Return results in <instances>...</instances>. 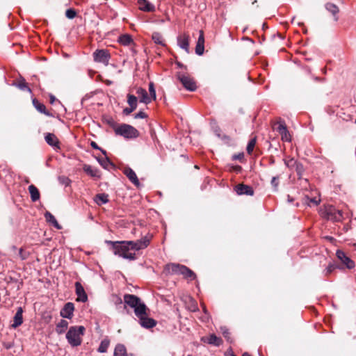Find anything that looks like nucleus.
<instances>
[{
  "label": "nucleus",
  "instance_id": "f257e3e1",
  "mask_svg": "<svg viewBox=\"0 0 356 356\" xmlns=\"http://www.w3.org/2000/svg\"><path fill=\"white\" fill-rule=\"evenodd\" d=\"M125 305L134 309L135 315L139 318L140 324L145 328H152L156 325V321L147 316V308L145 303L135 295L126 294L124 296Z\"/></svg>",
  "mask_w": 356,
  "mask_h": 356
},
{
  "label": "nucleus",
  "instance_id": "f03ea898",
  "mask_svg": "<svg viewBox=\"0 0 356 356\" xmlns=\"http://www.w3.org/2000/svg\"><path fill=\"white\" fill-rule=\"evenodd\" d=\"M106 243L112 246L114 254L131 261L136 259V253L133 252L129 241H107Z\"/></svg>",
  "mask_w": 356,
  "mask_h": 356
},
{
  "label": "nucleus",
  "instance_id": "7ed1b4c3",
  "mask_svg": "<svg viewBox=\"0 0 356 356\" xmlns=\"http://www.w3.org/2000/svg\"><path fill=\"white\" fill-rule=\"evenodd\" d=\"M165 270L169 274L182 275L191 280H195V274L185 266L177 264H170L165 266Z\"/></svg>",
  "mask_w": 356,
  "mask_h": 356
},
{
  "label": "nucleus",
  "instance_id": "20e7f679",
  "mask_svg": "<svg viewBox=\"0 0 356 356\" xmlns=\"http://www.w3.org/2000/svg\"><path fill=\"white\" fill-rule=\"evenodd\" d=\"M85 327L81 326H72L66 334L69 343L72 346H78L81 343V337L83 335Z\"/></svg>",
  "mask_w": 356,
  "mask_h": 356
},
{
  "label": "nucleus",
  "instance_id": "39448f33",
  "mask_svg": "<svg viewBox=\"0 0 356 356\" xmlns=\"http://www.w3.org/2000/svg\"><path fill=\"white\" fill-rule=\"evenodd\" d=\"M114 131L115 134L121 136L126 139L136 138L139 136L138 131L127 124H122L117 126L115 127Z\"/></svg>",
  "mask_w": 356,
  "mask_h": 356
},
{
  "label": "nucleus",
  "instance_id": "423d86ee",
  "mask_svg": "<svg viewBox=\"0 0 356 356\" xmlns=\"http://www.w3.org/2000/svg\"><path fill=\"white\" fill-rule=\"evenodd\" d=\"M136 93L140 102L145 104L150 103L156 99V91L152 82L149 83V92L142 88H139L136 90Z\"/></svg>",
  "mask_w": 356,
  "mask_h": 356
},
{
  "label": "nucleus",
  "instance_id": "0eeeda50",
  "mask_svg": "<svg viewBox=\"0 0 356 356\" xmlns=\"http://www.w3.org/2000/svg\"><path fill=\"white\" fill-rule=\"evenodd\" d=\"M177 78L186 90L190 91H195L196 90V83L189 74L178 72L177 74Z\"/></svg>",
  "mask_w": 356,
  "mask_h": 356
},
{
  "label": "nucleus",
  "instance_id": "6e6552de",
  "mask_svg": "<svg viewBox=\"0 0 356 356\" xmlns=\"http://www.w3.org/2000/svg\"><path fill=\"white\" fill-rule=\"evenodd\" d=\"M151 238V236H145L140 240L129 241L133 252H135L146 248L149 245Z\"/></svg>",
  "mask_w": 356,
  "mask_h": 356
},
{
  "label": "nucleus",
  "instance_id": "1a4fd4ad",
  "mask_svg": "<svg viewBox=\"0 0 356 356\" xmlns=\"http://www.w3.org/2000/svg\"><path fill=\"white\" fill-rule=\"evenodd\" d=\"M275 129L280 133L281 135V138L283 141L290 142L291 140V136L287 130L286 126L284 121L279 120L275 124Z\"/></svg>",
  "mask_w": 356,
  "mask_h": 356
},
{
  "label": "nucleus",
  "instance_id": "9d476101",
  "mask_svg": "<svg viewBox=\"0 0 356 356\" xmlns=\"http://www.w3.org/2000/svg\"><path fill=\"white\" fill-rule=\"evenodd\" d=\"M326 216L327 219L334 221H341L343 218L342 211L338 210L332 206L327 208Z\"/></svg>",
  "mask_w": 356,
  "mask_h": 356
},
{
  "label": "nucleus",
  "instance_id": "9b49d317",
  "mask_svg": "<svg viewBox=\"0 0 356 356\" xmlns=\"http://www.w3.org/2000/svg\"><path fill=\"white\" fill-rule=\"evenodd\" d=\"M93 57L95 61L108 65L110 58V54L107 50L99 49L96 50L93 53Z\"/></svg>",
  "mask_w": 356,
  "mask_h": 356
},
{
  "label": "nucleus",
  "instance_id": "f8f14e48",
  "mask_svg": "<svg viewBox=\"0 0 356 356\" xmlns=\"http://www.w3.org/2000/svg\"><path fill=\"white\" fill-rule=\"evenodd\" d=\"M338 259L346 266L348 269H352L355 267V262L350 259L346 254L341 250H338L336 252Z\"/></svg>",
  "mask_w": 356,
  "mask_h": 356
},
{
  "label": "nucleus",
  "instance_id": "ddd939ff",
  "mask_svg": "<svg viewBox=\"0 0 356 356\" xmlns=\"http://www.w3.org/2000/svg\"><path fill=\"white\" fill-rule=\"evenodd\" d=\"M74 310V305L72 302L66 303L60 310V314L62 317L72 318Z\"/></svg>",
  "mask_w": 356,
  "mask_h": 356
},
{
  "label": "nucleus",
  "instance_id": "4468645a",
  "mask_svg": "<svg viewBox=\"0 0 356 356\" xmlns=\"http://www.w3.org/2000/svg\"><path fill=\"white\" fill-rule=\"evenodd\" d=\"M76 293L77 295L76 301L84 302L87 301L88 296L85 292L83 286L78 282L75 283Z\"/></svg>",
  "mask_w": 356,
  "mask_h": 356
},
{
  "label": "nucleus",
  "instance_id": "2eb2a0df",
  "mask_svg": "<svg viewBox=\"0 0 356 356\" xmlns=\"http://www.w3.org/2000/svg\"><path fill=\"white\" fill-rule=\"evenodd\" d=\"M177 44L187 53L189 52V36L188 35L184 33L177 37Z\"/></svg>",
  "mask_w": 356,
  "mask_h": 356
},
{
  "label": "nucleus",
  "instance_id": "dca6fc26",
  "mask_svg": "<svg viewBox=\"0 0 356 356\" xmlns=\"http://www.w3.org/2000/svg\"><path fill=\"white\" fill-rule=\"evenodd\" d=\"M204 50V36L202 30L200 31V35L198 37L197 42L195 47V53L197 55H202Z\"/></svg>",
  "mask_w": 356,
  "mask_h": 356
},
{
  "label": "nucleus",
  "instance_id": "f3484780",
  "mask_svg": "<svg viewBox=\"0 0 356 356\" xmlns=\"http://www.w3.org/2000/svg\"><path fill=\"white\" fill-rule=\"evenodd\" d=\"M123 172L135 186L140 185L137 175L131 168L127 167L124 169Z\"/></svg>",
  "mask_w": 356,
  "mask_h": 356
},
{
  "label": "nucleus",
  "instance_id": "a211bd4d",
  "mask_svg": "<svg viewBox=\"0 0 356 356\" xmlns=\"http://www.w3.org/2000/svg\"><path fill=\"white\" fill-rule=\"evenodd\" d=\"M138 8L144 12H154L155 6L147 0H138Z\"/></svg>",
  "mask_w": 356,
  "mask_h": 356
},
{
  "label": "nucleus",
  "instance_id": "6ab92c4d",
  "mask_svg": "<svg viewBox=\"0 0 356 356\" xmlns=\"http://www.w3.org/2000/svg\"><path fill=\"white\" fill-rule=\"evenodd\" d=\"M235 191L238 195H252L254 194L253 189L250 186L244 184L237 185Z\"/></svg>",
  "mask_w": 356,
  "mask_h": 356
},
{
  "label": "nucleus",
  "instance_id": "aec40b11",
  "mask_svg": "<svg viewBox=\"0 0 356 356\" xmlns=\"http://www.w3.org/2000/svg\"><path fill=\"white\" fill-rule=\"evenodd\" d=\"M202 340L204 342L216 346H220L222 343V339L213 334H210L209 337L202 338Z\"/></svg>",
  "mask_w": 356,
  "mask_h": 356
},
{
  "label": "nucleus",
  "instance_id": "412c9836",
  "mask_svg": "<svg viewBox=\"0 0 356 356\" xmlns=\"http://www.w3.org/2000/svg\"><path fill=\"white\" fill-rule=\"evenodd\" d=\"M138 99V97L129 94L127 95V102L130 108H126L123 111H134L137 107Z\"/></svg>",
  "mask_w": 356,
  "mask_h": 356
},
{
  "label": "nucleus",
  "instance_id": "4be33fe9",
  "mask_svg": "<svg viewBox=\"0 0 356 356\" xmlns=\"http://www.w3.org/2000/svg\"><path fill=\"white\" fill-rule=\"evenodd\" d=\"M22 313L23 310L22 307H19L17 309V311L14 316L13 319V323L12 324V327L14 328L17 327L22 323H23V318H22Z\"/></svg>",
  "mask_w": 356,
  "mask_h": 356
},
{
  "label": "nucleus",
  "instance_id": "5701e85b",
  "mask_svg": "<svg viewBox=\"0 0 356 356\" xmlns=\"http://www.w3.org/2000/svg\"><path fill=\"white\" fill-rule=\"evenodd\" d=\"M84 172L87 173L88 175L91 176L94 178H99L100 175L99 171L96 169L92 167L90 165H84L83 168Z\"/></svg>",
  "mask_w": 356,
  "mask_h": 356
},
{
  "label": "nucleus",
  "instance_id": "b1692460",
  "mask_svg": "<svg viewBox=\"0 0 356 356\" xmlns=\"http://www.w3.org/2000/svg\"><path fill=\"white\" fill-rule=\"evenodd\" d=\"M118 42L124 46H130L134 44L131 36L129 34L121 35L118 38Z\"/></svg>",
  "mask_w": 356,
  "mask_h": 356
},
{
  "label": "nucleus",
  "instance_id": "393cba45",
  "mask_svg": "<svg viewBox=\"0 0 356 356\" xmlns=\"http://www.w3.org/2000/svg\"><path fill=\"white\" fill-rule=\"evenodd\" d=\"M45 141L52 147H58V140L54 134H47L45 136Z\"/></svg>",
  "mask_w": 356,
  "mask_h": 356
},
{
  "label": "nucleus",
  "instance_id": "a878e982",
  "mask_svg": "<svg viewBox=\"0 0 356 356\" xmlns=\"http://www.w3.org/2000/svg\"><path fill=\"white\" fill-rule=\"evenodd\" d=\"M29 191L33 202H36L40 199V192L34 185L31 184L29 186Z\"/></svg>",
  "mask_w": 356,
  "mask_h": 356
},
{
  "label": "nucleus",
  "instance_id": "bb28decb",
  "mask_svg": "<svg viewBox=\"0 0 356 356\" xmlns=\"http://www.w3.org/2000/svg\"><path fill=\"white\" fill-rule=\"evenodd\" d=\"M152 39L155 44L161 45L163 47L165 46V42L161 33L159 32H154L152 35Z\"/></svg>",
  "mask_w": 356,
  "mask_h": 356
},
{
  "label": "nucleus",
  "instance_id": "cd10ccee",
  "mask_svg": "<svg viewBox=\"0 0 356 356\" xmlns=\"http://www.w3.org/2000/svg\"><path fill=\"white\" fill-rule=\"evenodd\" d=\"M68 326V322L65 320H60L56 325V331L58 334H60L65 332Z\"/></svg>",
  "mask_w": 356,
  "mask_h": 356
},
{
  "label": "nucleus",
  "instance_id": "c85d7f7f",
  "mask_svg": "<svg viewBox=\"0 0 356 356\" xmlns=\"http://www.w3.org/2000/svg\"><path fill=\"white\" fill-rule=\"evenodd\" d=\"M114 356H128L126 348L122 344H118L114 350Z\"/></svg>",
  "mask_w": 356,
  "mask_h": 356
},
{
  "label": "nucleus",
  "instance_id": "c756f323",
  "mask_svg": "<svg viewBox=\"0 0 356 356\" xmlns=\"http://www.w3.org/2000/svg\"><path fill=\"white\" fill-rule=\"evenodd\" d=\"M325 8L327 9V11H329L330 13H331L334 16V20L335 21H337L338 19V17H336V15L339 13V9L338 8L337 6H336L335 4L334 3H327L326 5H325Z\"/></svg>",
  "mask_w": 356,
  "mask_h": 356
},
{
  "label": "nucleus",
  "instance_id": "7c9ffc66",
  "mask_svg": "<svg viewBox=\"0 0 356 356\" xmlns=\"http://www.w3.org/2000/svg\"><path fill=\"white\" fill-rule=\"evenodd\" d=\"M108 195L104 193L97 194L95 197V201L98 205H102L108 202Z\"/></svg>",
  "mask_w": 356,
  "mask_h": 356
},
{
  "label": "nucleus",
  "instance_id": "2f4dec72",
  "mask_svg": "<svg viewBox=\"0 0 356 356\" xmlns=\"http://www.w3.org/2000/svg\"><path fill=\"white\" fill-rule=\"evenodd\" d=\"M45 218L47 222L52 223L55 227L58 229H61L60 225L58 224L55 217L51 213L47 212L45 213Z\"/></svg>",
  "mask_w": 356,
  "mask_h": 356
},
{
  "label": "nucleus",
  "instance_id": "473e14b6",
  "mask_svg": "<svg viewBox=\"0 0 356 356\" xmlns=\"http://www.w3.org/2000/svg\"><path fill=\"white\" fill-rule=\"evenodd\" d=\"M16 86L22 90H26L29 92H31V90L28 86L27 83L25 81L24 79L19 80V81L16 83Z\"/></svg>",
  "mask_w": 356,
  "mask_h": 356
},
{
  "label": "nucleus",
  "instance_id": "72a5a7b5",
  "mask_svg": "<svg viewBox=\"0 0 356 356\" xmlns=\"http://www.w3.org/2000/svg\"><path fill=\"white\" fill-rule=\"evenodd\" d=\"M257 143V137L254 136L252 137L250 141L248 142V144L247 145V152L248 154H251L254 150V148L255 147Z\"/></svg>",
  "mask_w": 356,
  "mask_h": 356
},
{
  "label": "nucleus",
  "instance_id": "f704fd0d",
  "mask_svg": "<svg viewBox=\"0 0 356 356\" xmlns=\"http://www.w3.org/2000/svg\"><path fill=\"white\" fill-rule=\"evenodd\" d=\"M110 341L107 339H105L102 341L99 348L98 351L99 353H106L107 351V349L109 346Z\"/></svg>",
  "mask_w": 356,
  "mask_h": 356
},
{
  "label": "nucleus",
  "instance_id": "c9c22d12",
  "mask_svg": "<svg viewBox=\"0 0 356 356\" xmlns=\"http://www.w3.org/2000/svg\"><path fill=\"white\" fill-rule=\"evenodd\" d=\"M284 163L290 170H293L298 164V162L294 159H284Z\"/></svg>",
  "mask_w": 356,
  "mask_h": 356
},
{
  "label": "nucleus",
  "instance_id": "e433bc0d",
  "mask_svg": "<svg viewBox=\"0 0 356 356\" xmlns=\"http://www.w3.org/2000/svg\"><path fill=\"white\" fill-rule=\"evenodd\" d=\"M97 160L99 164L105 169H107L111 165V163L108 158L97 159Z\"/></svg>",
  "mask_w": 356,
  "mask_h": 356
},
{
  "label": "nucleus",
  "instance_id": "4c0bfd02",
  "mask_svg": "<svg viewBox=\"0 0 356 356\" xmlns=\"http://www.w3.org/2000/svg\"><path fill=\"white\" fill-rule=\"evenodd\" d=\"M33 104L38 111H45V106L36 99H33Z\"/></svg>",
  "mask_w": 356,
  "mask_h": 356
},
{
  "label": "nucleus",
  "instance_id": "58836bf2",
  "mask_svg": "<svg viewBox=\"0 0 356 356\" xmlns=\"http://www.w3.org/2000/svg\"><path fill=\"white\" fill-rule=\"evenodd\" d=\"M279 176L273 177L271 179L270 184L273 187L274 191H278L279 186Z\"/></svg>",
  "mask_w": 356,
  "mask_h": 356
},
{
  "label": "nucleus",
  "instance_id": "ea45409f",
  "mask_svg": "<svg viewBox=\"0 0 356 356\" xmlns=\"http://www.w3.org/2000/svg\"><path fill=\"white\" fill-rule=\"evenodd\" d=\"M76 15V12L74 9L70 8L67 9L65 12V16L68 19H74Z\"/></svg>",
  "mask_w": 356,
  "mask_h": 356
},
{
  "label": "nucleus",
  "instance_id": "a19ab883",
  "mask_svg": "<svg viewBox=\"0 0 356 356\" xmlns=\"http://www.w3.org/2000/svg\"><path fill=\"white\" fill-rule=\"evenodd\" d=\"M49 103L53 105H60L61 107H63L64 110L66 111V108L63 107V106L60 104V101L58 99H56V97L54 96L53 95H49Z\"/></svg>",
  "mask_w": 356,
  "mask_h": 356
},
{
  "label": "nucleus",
  "instance_id": "79ce46f5",
  "mask_svg": "<svg viewBox=\"0 0 356 356\" xmlns=\"http://www.w3.org/2000/svg\"><path fill=\"white\" fill-rule=\"evenodd\" d=\"M293 170H295L297 174L300 177L304 172V167L301 163H298Z\"/></svg>",
  "mask_w": 356,
  "mask_h": 356
},
{
  "label": "nucleus",
  "instance_id": "37998d69",
  "mask_svg": "<svg viewBox=\"0 0 356 356\" xmlns=\"http://www.w3.org/2000/svg\"><path fill=\"white\" fill-rule=\"evenodd\" d=\"M58 181L60 184L65 185V186H68L70 184V180L66 177H58Z\"/></svg>",
  "mask_w": 356,
  "mask_h": 356
},
{
  "label": "nucleus",
  "instance_id": "c03bdc74",
  "mask_svg": "<svg viewBox=\"0 0 356 356\" xmlns=\"http://www.w3.org/2000/svg\"><path fill=\"white\" fill-rule=\"evenodd\" d=\"M221 331H222V335L224 336V337H225L227 339V341H230V333L228 330V329H227L226 327H221Z\"/></svg>",
  "mask_w": 356,
  "mask_h": 356
},
{
  "label": "nucleus",
  "instance_id": "a18cd8bd",
  "mask_svg": "<svg viewBox=\"0 0 356 356\" xmlns=\"http://www.w3.org/2000/svg\"><path fill=\"white\" fill-rule=\"evenodd\" d=\"M320 201H321V200H320V199H319V198H317V197H314V198H311V199H309V202H307V204H308L309 206H311V205H312V204H313L314 205H316H316H318V204H319Z\"/></svg>",
  "mask_w": 356,
  "mask_h": 356
},
{
  "label": "nucleus",
  "instance_id": "49530a36",
  "mask_svg": "<svg viewBox=\"0 0 356 356\" xmlns=\"http://www.w3.org/2000/svg\"><path fill=\"white\" fill-rule=\"evenodd\" d=\"M147 115L146 113H137L134 115V119H138V118H147Z\"/></svg>",
  "mask_w": 356,
  "mask_h": 356
},
{
  "label": "nucleus",
  "instance_id": "de8ad7c7",
  "mask_svg": "<svg viewBox=\"0 0 356 356\" xmlns=\"http://www.w3.org/2000/svg\"><path fill=\"white\" fill-rule=\"evenodd\" d=\"M337 268V266L334 265V264H330L325 271H326V275H328L330 273H331L335 268Z\"/></svg>",
  "mask_w": 356,
  "mask_h": 356
},
{
  "label": "nucleus",
  "instance_id": "09e8293b",
  "mask_svg": "<svg viewBox=\"0 0 356 356\" xmlns=\"http://www.w3.org/2000/svg\"><path fill=\"white\" fill-rule=\"evenodd\" d=\"M91 146L95 149H100L104 154H106V151L100 149L95 142H92Z\"/></svg>",
  "mask_w": 356,
  "mask_h": 356
},
{
  "label": "nucleus",
  "instance_id": "8fccbe9b",
  "mask_svg": "<svg viewBox=\"0 0 356 356\" xmlns=\"http://www.w3.org/2000/svg\"><path fill=\"white\" fill-rule=\"evenodd\" d=\"M296 199V197H295L291 194H289L287 195V201L289 202H293Z\"/></svg>",
  "mask_w": 356,
  "mask_h": 356
},
{
  "label": "nucleus",
  "instance_id": "3c124183",
  "mask_svg": "<svg viewBox=\"0 0 356 356\" xmlns=\"http://www.w3.org/2000/svg\"><path fill=\"white\" fill-rule=\"evenodd\" d=\"M243 156V154L234 155L233 156L234 159H240Z\"/></svg>",
  "mask_w": 356,
  "mask_h": 356
},
{
  "label": "nucleus",
  "instance_id": "603ef678",
  "mask_svg": "<svg viewBox=\"0 0 356 356\" xmlns=\"http://www.w3.org/2000/svg\"><path fill=\"white\" fill-rule=\"evenodd\" d=\"M242 356H251V355L249 353H245L243 354Z\"/></svg>",
  "mask_w": 356,
  "mask_h": 356
},
{
  "label": "nucleus",
  "instance_id": "864d4df0",
  "mask_svg": "<svg viewBox=\"0 0 356 356\" xmlns=\"http://www.w3.org/2000/svg\"><path fill=\"white\" fill-rule=\"evenodd\" d=\"M118 302L119 303H122V302L121 298H118Z\"/></svg>",
  "mask_w": 356,
  "mask_h": 356
},
{
  "label": "nucleus",
  "instance_id": "5fc2aeb1",
  "mask_svg": "<svg viewBox=\"0 0 356 356\" xmlns=\"http://www.w3.org/2000/svg\"><path fill=\"white\" fill-rule=\"evenodd\" d=\"M327 238L328 240H330V241H332V237H330V236H327Z\"/></svg>",
  "mask_w": 356,
  "mask_h": 356
},
{
  "label": "nucleus",
  "instance_id": "6e6d98bb",
  "mask_svg": "<svg viewBox=\"0 0 356 356\" xmlns=\"http://www.w3.org/2000/svg\"><path fill=\"white\" fill-rule=\"evenodd\" d=\"M188 356H192V355H188Z\"/></svg>",
  "mask_w": 356,
  "mask_h": 356
},
{
  "label": "nucleus",
  "instance_id": "4d7b16f0",
  "mask_svg": "<svg viewBox=\"0 0 356 356\" xmlns=\"http://www.w3.org/2000/svg\"><path fill=\"white\" fill-rule=\"evenodd\" d=\"M355 123H356V120H355Z\"/></svg>",
  "mask_w": 356,
  "mask_h": 356
}]
</instances>
